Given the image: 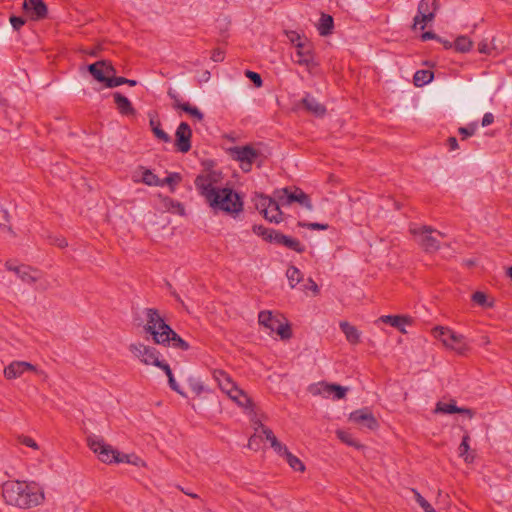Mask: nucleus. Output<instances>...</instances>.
I'll use <instances>...</instances> for the list:
<instances>
[{
	"instance_id": "nucleus-46",
	"label": "nucleus",
	"mask_w": 512,
	"mask_h": 512,
	"mask_svg": "<svg viewBox=\"0 0 512 512\" xmlns=\"http://www.w3.org/2000/svg\"><path fill=\"white\" fill-rule=\"evenodd\" d=\"M476 130H477V124L472 123L466 127H460L458 129V132L462 136V139H466L470 136H473L475 134Z\"/></svg>"
},
{
	"instance_id": "nucleus-37",
	"label": "nucleus",
	"mask_w": 512,
	"mask_h": 512,
	"mask_svg": "<svg viewBox=\"0 0 512 512\" xmlns=\"http://www.w3.org/2000/svg\"><path fill=\"white\" fill-rule=\"evenodd\" d=\"M286 276L288 278V281H289V284L292 288H294L298 283L301 282L302 280V273L301 271L295 267V266H290L288 269H287V272H286Z\"/></svg>"
},
{
	"instance_id": "nucleus-58",
	"label": "nucleus",
	"mask_w": 512,
	"mask_h": 512,
	"mask_svg": "<svg viewBox=\"0 0 512 512\" xmlns=\"http://www.w3.org/2000/svg\"><path fill=\"white\" fill-rule=\"evenodd\" d=\"M130 456L127 454H121L117 450V456L115 457L114 463H131Z\"/></svg>"
},
{
	"instance_id": "nucleus-40",
	"label": "nucleus",
	"mask_w": 512,
	"mask_h": 512,
	"mask_svg": "<svg viewBox=\"0 0 512 512\" xmlns=\"http://www.w3.org/2000/svg\"><path fill=\"white\" fill-rule=\"evenodd\" d=\"M161 369L165 372V374L168 377V382H169L170 388L172 390L176 391L177 393L184 395V393L180 390L179 385L177 384V382L174 379V376H173V373H172V370H171L169 364L165 363L161 367Z\"/></svg>"
},
{
	"instance_id": "nucleus-11",
	"label": "nucleus",
	"mask_w": 512,
	"mask_h": 512,
	"mask_svg": "<svg viewBox=\"0 0 512 512\" xmlns=\"http://www.w3.org/2000/svg\"><path fill=\"white\" fill-rule=\"evenodd\" d=\"M88 447L98 456V459L107 464L114 463L117 456V450L107 444L104 439L97 435H89L87 437Z\"/></svg>"
},
{
	"instance_id": "nucleus-32",
	"label": "nucleus",
	"mask_w": 512,
	"mask_h": 512,
	"mask_svg": "<svg viewBox=\"0 0 512 512\" xmlns=\"http://www.w3.org/2000/svg\"><path fill=\"white\" fill-rule=\"evenodd\" d=\"M434 78V73L430 70H418L415 72L413 77L414 85L422 87L430 83Z\"/></svg>"
},
{
	"instance_id": "nucleus-49",
	"label": "nucleus",
	"mask_w": 512,
	"mask_h": 512,
	"mask_svg": "<svg viewBox=\"0 0 512 512\" xmlns=\"http://www.w3.org/2000/svg\"><path fill=\"white\" fill-rule=\"evenodd\" d=\"M126 78L125 77H116L114 75H109V78L107 80L106 86L107 88H114L117 86H120L122 84H125Z\"/></svg>"
},
{
	"instance_id": "nucleus-29",
	"label": "nucleus",
	"mask_w": 512,
	"mask_h": 512,
	"mask_svg": "<svg viewBox=\"0 0 512 512\" xmlns=\"http://www.w3.org/2000/svg\"><path fill=\"white\" fill-rule=\"evenodd\" d=\"M253 232L262 237L265 241L270 243H276L279 232L275 229L266 228L263 225H254L252 227Z\"/></svg>"
},
{
	"instance_id": "nucleus-21",
	"label": "nucleus",
	"mask_w": 512,
	"mask_h": 512,
	"mask_svg": "<svg viewBox=\"0 0 512 512\" xmlns=\"http://www.w3.org/2000/svg\"><path fill=\"white\" fill-rule=\"evenodd\" d=\"M378 321H381L385 324H389L392 327L397 328L402 333H405V325L411 323V318L407 316H398V315H384L381 316Z\"/></svg>"
},
{
	"instance_id": "nucleus-63",
	"label": "nucleus",
	"mask_w": 512,
	"mask_h": 512,
	"mask_svg": "<svg viewBox=\"0 0 512 512\" xmlns=\"http://www.w3.org/2000/svg\"><path fill=\"white\" fill-rule=\"evenodd\" d=\"M249 413L253 414V417L251 418V421H252V423L254 425L255 430L257 431L258 429H261L260 424H262V423H261V421L259 419H257L255 411L249 412Z\"/></svg>"
},
{
	"instance_id": "nucleus-20",
	"label": "nucleus",
	"mask_w": 512,
	"mask_h": 512,
	"mask_svg": "<svg viewBox=\"0 0 512 512\" xmlns=\"http://www.w3.org/2000/svg\"><path fill=\"white\" fill-rule=\"evenodd\" d=\"M347 388L338 384H327L323 383L320 385L319 393L324 395L325 397H329L333 395L334 399H342L345 397Z\"/></svg>"
},
{
	"instance_id": "nucleus-27",
	"label": "nucleus",
	"mask_w": 512,
	"mask_h": 512,
	"mask_svg": "<svg viewBox=\"0 0 512 512\" xmlns=\"http://www.w3.org/2000/svg\"><path fill=\"white\" fill-rule=\"evenodd\" d=\"M276 244L283 245L298 253L305 251V246L298 239L286 236L280 232Z\"/></svg>"
},
{
	"instance_id": "nucleus-34",
	"label": "nucleus",
	"mask_w": 512,
	"mask_h": 512,
	"mask_svg": "<svg viewBox=\"0 0 512 512\" xmlns=\"http://www.w3.org/2000/svg\"><path fill=\"white\" fill-rule=\"evenodd\" d=\"M141 179L140 181L148 186H162L160 179L150 169L140 167Z\"/></svg>"
},
{
	"instance_id": "nucleus-18",
	"label": "nucleus",
	"mask_w": 512,
	"mask_h": 512,
	"mask_svg": "<svg viewBox=\"0 0 512 512\" xmlns=\"http://www.w3.org/2000/svg\"><path fill=\"white\" fill-rule=\"evenodd\" d=\"M23 9L32 20H41L47 16L48 9L43 0H24Z\"/></svg>"
},
{
	"instance_id": "nucleus-6",
	"label": "nucleus",
	"mask_w": 512,
	"mask_h": 512,
	"mask_svg": "<svg viewBox=\"0 0 512 512\" xmlns=\"http://www.w3.org/2000/svg\"><path fill=\"white\" fill-rule=\"evenodd\" d=\"M410 232L414 236L417 244L425 252H435L440 247L439 238H443L444 234L440 231L433 229L430 226H412Z\"/></svg>"
},
{
	"instance_id": "nucleus-5",
	"label": "nucleus",
	"mask_w": 512,
	"mask_h": 512,
	"mask_svg": "<svg viewBox=\"0 0 512 512\" xmlns=\"http://www.w3.org/2000/svg\"><path fill=\"white\" fill-rule=\"evenodd\" d=\"M144 315L146 319L144 331L152 336L154 343L162 344L167 339V331H170V326L155 308H146Z\"/></svg>"
},
{
	"instance_id": "nucleus-38",
	"label": "nucleus",
	"mask_w": 512,
	"mask_h": 512,
	"mask_svg": "<svg viewBox=\"0 0 512 512\" xmlns=\"http://www.w3.org/2000/svg\"><path fill=\"white\" fill-rule=\"evenodd\" d=\"M289 466L299 472H303L305 470V466L303 462L296 456H294L290 451L284 456Z\"/></svg>"
},
{
	"instance_id": "nucleus-41",
	"label": "nucleus",
	"mask_w": 512,
	"mask_h": 512,
	"mask_svg": "<svg viewBox=\"0 0 512 512\" xmlns=\"http://www.w3.org/2000/svg\"><path fill=\"white\" fill-rule=\"evenodd\" d=\"M181 110L188 113L198 121H202L204 118L203 113L197 107L190 105L188 102H185L184 105H181Z\"/></svg>"
},
{
	"instance_id": "nucleus-4",
	"label": "nucleus",
	"mask_w": 512,
	"mask_h": 512,
	"mask_svg": "<svg viewBox=\"0 0 512 512\" xmlns=\"http://www.w3.org/2000/svg\"><path fill=\"white\" fill-rule=\"evenodd\" d=\"M207 203L214 211L231 215L238 214L243 210L241 197L231 188H221Z\"/></svg>"
},
{
	"instance_id": "nucleus-42",
	"label": "nucleus",
	"mask_w": 512,
	"mask_h": 512,
	"mask_svg": "<svg viewBox=\"0 0 512 512\" xmlns=\"http://www.w3.org/2000/svg\"><path fill=\"white\" fill-rule=\"evenodd\" d=\"M416 502L421 506L424 512H436L431 504L415 489H412Z\"/></svg>"
},
{
	"instance_id": "nucleus-33",
	"label": "nucleus",
	"mask_w": 512,
	"mask_h": 512,
	"mask_svg": "<svg viewBox=\"0 0 512 512\" xmlns=\"http://www.w3.org/2000/svg\"><path fill=\"white\" fill-rule=\"evenodd\" d=\"M334 26L332 16L328 14H322L318 24V31L321 36H327L332 33Z\"/></svg>"
},
{
	"instance_id": "nucleus-55",
	"label": "nucleus",
	"mask_w": 512,
	"mask_h": 512,
	"mask_svg": "<svg viewBox=\"0 0 512 512\" xmlns=\"http://www.w3.org/2000/svg\"><path fill=\"white\" fill-rule=\"evenodd\" d=\"M49 239H50L51 244H54V245L58 246L59 248H64L68 245L66 239L61 236H53V237H50Z\"/></svg>"
},
{
	"instance_id": "nucleus-48",
	"label": "nucleus",
	"mask_w": 512,
	"mask_h": 512,
	"mask_svg": "<svg viewBox=\"0 0 512 512\" xmlns=\"http://www.w3.org/2000/svg\"><path fill=\"white\" fill-rule=\"evenodd\" d=\"M189 387L193 393L199 396L204 391V386L198 379L190 378Z\"/></svg>"
},
{
	"instance_id": "nucleus-39",
	"label": "nucleus",
	"mask_w": 512,
	"mask_h": 512,
	"mask_svg": "<svg viewBox=\"0 0 512 512\" xmlns=\"http://www.w3.org/2000/svg\"><path fill=\"white\" fill-rule=\"evenodd\" d=\"M182 180V177L179 173H170L166 178L160 179V183L162 186L168 185L170 190L173 192L175 190V186L179 184Z\"/></svg>"
},
{
	"instance_id": "nucleus-43",
	"label": "nucleus",
	"mask_w": 512,
	"mask_h": 512,
	"mask_svg": "<svg viewBox=\"0 0 512 512\" xmlns=\"http://www.w3.org/2000/svg\"><path fill=\"white\" fill-rule=\"evenodd\" d=\"M337 436L342 442L346 443L349 446H353L356 448L360 447V444L358 443V441L348 432L339 430V431H337Z\"/></svg>"
},
{
	"instance_id": "nucleus-45",
	"label": "nucleus",
	"mask_w": 512,
	"mask_h": 512,
	"mask_svg": "<svg viewBox=\"0 0 512 512\" xmlns=\"http://www.w3.org/2000/svg\"><path fill=\"white\" fill-rule=\"evenodd\" d=\"M260 426H261L262 433L265 435L266 439L270 442L271 447L273 448L274 446H276L277 443H279L280 441L276 438L273 431L270 428L264 426L263 424H260Z\"/></svg>"
},
{
	"instance_id": "nucleus-10",
	"label": "nucleus",
	"mask_w": 512,
	"mask_h": 512,
	"mask_svg": "<svg viewBox=\"0 0 512 512\" xmlns=\"http://www.w3.org/2000/svg\"><path fill=\"white\" fill-rule=\"evenodd\" d=\"M128 349L134 358L138 359L144 365H153L161 369L166 363L160 360V353L155 347L136 342L131 343Z\"/></svg>"
},
{
	"instance_id": "nucleus-62",
	"label": "nucleus",
	"mask_w": 512,
	"mask_h": 512,
	"mask_svg": "<svg viewBox=\"0 0 512 512\" xmlns=\"http://www.w3.org/2000/svg\"><path fill=\"white\" fill-rule=\"evenodd\" d=\"M447 143L450 150L458 149V141L455 137H449Z\"/></svg>"
},
{
	"instance_id": "nucleus-3",
	"label": "nucleus",
	"mask_w": 512,
	"mask_h": 512,
	"mask_svg": "<svg viewBox=\"0 0 512 512\" xmlns=\"http://www.w3.org/2000/svg\"><path fill=\"white\" fill-rule=\"evenodd\" d=\"M213 378L218 383L219 388L239 407L248 412L254 411V403L244 390L239 388L228 373L224 370H214Z\"/></svg>"
},
{
	"instance_id": "nucleus-60",
	"label": "nucleus",
	"mask_w": 512,
	"mask_h": 512,
	"mask_svg": "<svg viewBox=\"0 0 512 512\" xmlns=\"http://www.w3.org/2000/svg\"><path fill=\"white\" fill-rule=\"evenodd\" d=\"M478 51L481 54H490L491 48L489 47L488 43L486 41H481L478 44Z\"/></svg>"
},
{
	"instance_id": "nucleus-28",
	"label": "nucleus",
	"mask_w": 512,
	"mask_h": 512,
	"mask_svg": "<svg viewBox=\"0 0 512 512\" xmlns=\"http://www.w3.org/2000/svg\"><path fill=\"white\" fill-rule=\"evenodd\" d=\"M15 273L23 282L29 284L34 283L39 279L38 271L28 266H18L17 268H15Z\"/></svg>"
},
{
	"instance_id": "nucleus-47",
	"label": "nucleus",
	"mask_w": 512,
	"mask_h": 512,
	"mask_svg": "<svg viewBox=\"0 0 512 512\" xmlns=\"http://www.w3.org/2000/svg\"><path fill=\"white\" fill-rule=\"evenodd\" d=\"M298 226L305 227L310 230H327L329 228L328 224L317 223V222H311V223L298 222Z\"/></svg>"
},
{
	"instance_id": "nucleus-8",
	"label": "nucleus",
	"mask_w": 512,
	"mask_h": 512,
	"mask_svg": "<svg viewBox=\"0 0 512 512\" xmlns=\"http://www.w3.org/2000/svg\"><path fill=\"white\" fill-rule=\"evenodd\" d=\"M258 322L271 333H277L281 339H289L291 337L290 326L281 314L274 315L271 311H261L258 315Z\"/></svg>"
},
{
	"instance_id": "nucleus-19",
	"label": "nucleus",
	"mask_w": 512,
	"mask_h": 512,
	"mask_svg": "<svg viewBox=\"0 0 512 512\" xmlns=\"http://www.w3.org/2000/svg\"><path fill=\"white\" fill-rule=\"evenodd\" d=\"M26 371H36V367L26 361H13L4 369V376L8 380L16 379Z\"/></svg>"
},
{
	"instance_id": "nucleus-23",
	"label": "nucleus",
	"mask_w": 512,
	"mask_h": 512,
	"mask_svg": "<svg viewBox=\"0 0 512 512\" xmlns=\"http://www.w3.org/2000/svg\"><path fill=\"white\" fill-rule=\"evenodd\" d=\"M116 107L122 115H135L136 110L130 100L119 92L113 94Z\"/></svg>"
},
{
	"instance_id": "nucleus-13",
	"label": "nucleus",
	"mask_w": 512,
	"mask_h": 512,
	"mask_svg": "<svg viewBox=\"0 0 512 512\" xmlns=\"http://www.w3.org/2000/svg\"><path fill=\"white\" fill-rule=\"evenodd\" d=\"M233 159L240 163V167L244 172H249L252 164L258 158L259 152L250 145L236 146L231 148Z\"/></svg>"
},
{
	"instance_id": "nucleus-14",
	"label": "nucleus",
	"mask_w": 512,
	"mask_h": 512,
	"mask_svg": "<svg viewBox=\"0 0 512 512\" xmlns=\"http://www.w3.org/2000/svg\"><path fill=\"white\" fill-rule=\"evenodd\" d=\"M294 62L308 69L317 65L315 62L313 44L309 40L297 44Z\"/></svg>"
},
{
	"instance_id": "nucleus-22",
	"label": "nucleus",
	"mask_w": 512,
	"mask_h": 512,
	"mask_svg": "<svg viewBox=\"0 0 512 512\" xmlns=\"http://www.w3.org/2000/svg\"><path fill=\"white\" fill-rule=\"evenodd\" d=\"M161 345L172 346L182 351H187L190 348L188 342L182 339L171 327L170 331H167V339Z\"/></svg>"
},
{
	"instance_id": "nucleus-64",
	"label": "nucleus",
	"mask_w": 512,
	"mask_h": 512,
	"mask_svg": "<svg viewBox=\"0 0 512 512\" xmlns=\"http://www.w3.org/2000/svg\"><path fill=\"white\" fill-rule=\"evenodd\" d=\"M436 38V34L433 33V32H430V31H427V32H424L422 35H421V39L423 41H427V40H431V39H435Z\"/></svg>"
},
{
	"instance_id": "nucleus-61",
	"label": "nucleus",
	"mask_w": 512,
	"mask_h": 512,
	"mask_svg": "<svg viewBox=\"0 0 512 512\" xmlns=\"http://www.w3.org/2000/svg\"><path fill=\"white\" fill-rule=\"evenodd\" d=\"M304 287L306 290H311L314 295L319 293L318 285L311 278L308 280V284H306Z\"/></svg>"
},
{
	"instance_id": "nucleus-54",
	"label": "nucleus",
	"mask_w": 512,
	"mask_h": 512,
	"mask_svg": "<svg viewBox=\"0 0 512 512\" xmlns=\"http://www.w3.org/2000/svg\"><path fill=\"white\" fill-rule=\"evenodd\" d=\"M10 23L15 30H20V28L26 23V20L20 16H11Z\"/></svg>"
},
{
	"instance_id": "nucleus-17",
	"label": "nucleus",
	"mask_w": 512,
	"mask_h": 512,
	"mask_svg": "<svg viewBox=\"0 0 512 512\" xmlns=\"http://www.w3.org/2000/svg\"><path fill=\"white\" fill-rule=\"evenodd\" d=\"M349 420L370 430L378 427L377 420L368 408L353 411L349 416Z\"/></svg>"
},
{
	"instance_id": "nucleus-51",
	"label": "nucleus",
	"mask_w": 512,
	"mask_h": 512,
	"mask_svg": "<svg viewBox=\"0 0 512 512\" xmlns=\"http://www.w3.org/2000/svg\"><path fill=\"white\" fill-rule=\"evenodd\" d=\"M472 301L479 306H485L487 302V297L485 293L477 291L472 294Z\"/></svg>"
},
{
	"instance_id": "nucleus-36",
	"label": "nucleus",
	"mask_w": 512,
	"mask_h": 512,
	"mask_svg": "<svg viewBox=\"0 0 512 512\" xmlns=\"http://www.w3.org/2000/svg\"><path fill=\"white\" fill-rule=\"evenodd\" d=\"M473 42L467 36H459L454 41V48L456 51L465 53L471 50Z\"/></svg>"
},
{
	"instance_id": "nucleus-56",
	"label": "nucleus",
	"mask_w": 512,
	"mask_h": 512,
	"mask_svg": "<svg viewBox=\"0 0 512 512\" xmlns=\"http://www.w3.org/2000/svg\"><path fill=\"white\" fill-rule=\"evenodd\" d=\"M225 58L224 51L220 48H216L212 51L211 59L214 62H222Z\"/></svg>"
},
{
	"instance_id": "nucleus-9",
	"label": "nucleus",
	"mask_w": 512,
	"mask_h": 512,
	"mask_svg": "<svg viewBox=\"0 0 512 512\" xmlns=\"http://www.w3.org/2000/svg\"><path fill=\"white\" fill-rule=\"evenodd\" d=\"M433 334L445 347L454 350L458 354H464L469 349L465 336L449 328L436 327L433 330Z\"/></svg>"
},
{
	"instance_id": "nucleus-1",
	"label": "nucleus",
	"mask_w": 512,
	"mask_h": 512,
	"mask_svg": "<svg viewBox=\"0 0 512 512\" xmlns=\"http://www.w3.org/2000/svg\"><path fill=\"white\" fill-rule=\"evenodd\" d=\"M292 203H298L310 211L313 209L309 195L295 186L277 189L272 197L259 195L255 206L266 220L278 224L283 220L281 207L289 206Z\"/></svg>"
},
{
	"instance_id": "nucleus-57",
	"label": "nucleus",
	"mask_w": 512,
	"mask_h": 512,
	"mask_svg": "<svg viewBox=\"0 0 512 512\" xmlns=\"http://www.w3.org/2000/svg\"><path fill=\"white\" fill-rule=\"evenodd\" d=\"M273 450L282 457H284L289 452L286 445L282 444L281 442L277 443V445L273 447Z\"/></svg>"
},
{
	"instance_id": "nucleus-12",
	"label": "nucleus",
	"mask_w": 512,
	"mask_h": 512,
	"mask_svg": "<svg viewBox=\"0 0 512 512\" xmlns=\"http://www.w3.org/2000/svg\"><path fill=\"white\" fill-rule=\"evenodd\" d=\"M440 5L438 0H421L417 7V15L414 17L413 26L418 25L423 30L428 22L434 20Z\"/></svg>"
},
{
	"instance_id": "nucleus-50",
	"label": "nucleus",
	"mask_w": 512,
	"mask_h": 512,
	"mask_svg": "<svg viewBox=\"0 0 512 512\" xmlns=\"http://www.w3.org/2000/svg\"><path fill=\"white\" fill-rule=\"evenodd\" d=\"M245 75L247 78H249L256 87H261L263 82H262V78L260 76V74L254 72V71H250V70H247L245 72Z\"/></svg>"
},
{
	"instance_id": "nucleus-44",
	"label": "nucleus",
	"mask_w": 512,
	"mask_h": 512,
	"mask_svg": "<svg viewBox=\"0 0 512 512\" xmlns=\"http://www.w3.org/2000/svg\"><path fill=\"white\" fill-rule=\"evenodd\" d=\"M285 33L288 40L295 46V48L297 47L298 43H303L304 41L308 40L305 36H301L296 31H286Z\"/></svg>"
},
{
	"instance_id": "nucleus-52",
	"label": "nucleus",
	"mask_w": 512,
	"mask_h": 512,
	"mask_svg": "<svg viewBox=\"0 0 512 512\" xmlns=\"http://www.w3.org/2000/svg\"><path fill=\"white\" fill-rule=\"evenodd\" d=\"M167 94L173 100L174 108L181 109V105H184V103L181 102L178 92L172 88H169Z\"/></svg>"
},
{
	"instance_id": "nucleus-31",
	"label": "nucleus",
	"mask_w": 512,
	"mask_h": 512,
	"mask_svg": "<svg viewBox=\"0 0 512 512\" xmlns=\"http://www.w3.org/2000/svg\"><path fill=\"white\" fill-rule=\"evenodd\" d=\"M149 124L155 137L165 143L170 142V136L161 128V123L156 117H150Z\"/></svg>"
},
{
	"instance_id": "nucleus-2",
	"label": "nucleus",
	"mask_w": 512,
	"mask_h": 512,
	"mask_svg": "<svg viewBox=\"0 0 512 512\" xmlns=\"http://www.w3.org/2000/svg\"><path fill=\"white\" fill-rule=\"evenodd\" d=\"M2 490L6 503L21 509L38 506L45 499L42 487L34 481H8Z\"/></svg>"
},
{
	"instance_id": "nucleus-15",
	"label": "nucleus",
	"mask_w": 512,
	"mask_h": 512,
	"mask_svg": "<svg viewBox=\"0 0 512 512\" xmlns=\"http://www.w3.org/2000/svg\"><path fill=\"white\" fill-rule=\"evenodd\" d=\"M89 73L98 82L106 85L109 75L115 74L114 67L107 61L101 60L87 66Z\"/></svg>"
},
{
	"instance_id": "nucleus-30",
	"label": "nucleus",
	"mask_w": 512,
	"mask_h": 512,
	"mask_svg": "<svg viewBox=\"0 0 512 512\" xmlns=\"http://www.w3.org/2000/svg\"><path fill=\"white\" fill-rule=\"evenodd\" d=\"M470 436L468 433H465L462 437V441L458 447V454L461 458L464 459L466 463H472L474 461V455L469 453L470 449Z\"/></svg>"
},
{
	"instance_id": "nucleus-59",
	"label": "nucleus",
	"mask_w": 512,
	"mask_h": 512,
	"mask_svg": "<svg viewBox=\"0 0 512 512\" xmlns=\"http://www.w3.org/2000/svg\"><path fill=\"white\" fill-rule=\"evenodd\" d=\"M494 122V115L490 112L484 114L482 118V126L486 127L491 125Z\"/></svg>"
},
{
	"instance_id": "nucleus-24",
	"label": "nucleus",
	"mask_w": 512,
	"mask_h": 512,
	"mask_svg": "<svg viewBox=\"0 0 512 512\" xmlns=\"http://www.w3.org/2000/svg\"><path fill=\"white\" fill-rule=\"evenodd\" d=\"M435 411L439 412V413H443V414H453V413L467 414L470 418L473 417L472 410L467 409V408L457 407L454 401H451L449 403L438 402L436 405Z\"/></svg>"
},
{
	"instance_id": "nucleus-25",
	"label": "nucleus",
	"mask_w": 512,
	"mask_h": 512,
	"mask_svg": "<svg viewBox=\"0 0 512 512\" xmlns=\"http://www.w3.org/2000/svg\"><path fill=\"white\" fill-rule=\"evenodd\" d=\"M302 104L304 108L309 111L310 113L316 115V116H323L326 113V108L324 105L319 103L313 96L310 94H307L302 99Z\"/></svg>"
},
{
	"instance_id": "nucleus-35",
	"label": "nucleus",
	"mask_w": 512,
	"mask_h": 512,
	"mask_svg": "<svg viewBox=\"0 0 512 512\" xmlns=\"http://www.w3.org/2000/svg\"><path fill=\"white\" fill-rule=\"evenodd\" d=\"M163 206L173 212V213H177L179 215H184L185 213V208L183 206L182 203H180L179 201L177 200H174L172 198H169V197H165L163 199Z\"/></svg>"
},
{
	"instance_id": "nucleus-16",
	"label": "nucleus",
	"mask_w": 512,
	"mask_h": 512,
	"mask_svg": "<svg viewBox=\"0 0 512 512\" xmlns=\"http://www.w3.org/2000/svg\"><path fill=\"white\" fill-rule=\"evenodd\" d=\"M175 147L181 153H187L191 149L192 130L186 122H181L175 133Z\"/></svg>"
},
{
	"instance_id": "nucleus-53",
	"label": "nucleus",
	"mask_w": 512,
	"mask_h": 512,
	"mask_svg": "<svg viewBox=\"0 0 512 512\" xmlns=\"http://www.w3.org/2000/svg\"><path fill=\"white\" fill-rule=\"evenodd\" d=\"M19 440V443L27 446V447H30L34 450H37L39 448L38 444L35 442L34 439H32L31 437H28V436H20L18 438Z\"/></svg>"
},
{
	"instance_id": "nucleus-26",
	"label": "nucleus",
	"mask_w": 512,
	"mask_h": 512,
	"mask_svg": "<svg viewBox=\"0 0 512 512\" xmlns=\"http://www.w3.org/2000/svg\"><path fill=\"white\" fill-rule=\"evenodd\" d=\"M341 331L344 333L346 340L350 344H358L360 342V331L347 321H342L339 324Z\"/></svg>"
},
{
	"instance_id": "nucleus-7",
	"label": "nucleus",
	"mask_w": 512,
	"mask_h": 512,
	"mask_svg": "<svg viewBox=\"0 0 512 512\" xmlns=\"http://www.w3.org/2000/svg\"><path fill=\"white\" fill-rule=\"evenodd\" d=\"M221 181V173L205 171L198 175L194 181L198 193L208 202L218 190Z\"/></svg>"
}]
</instances>
